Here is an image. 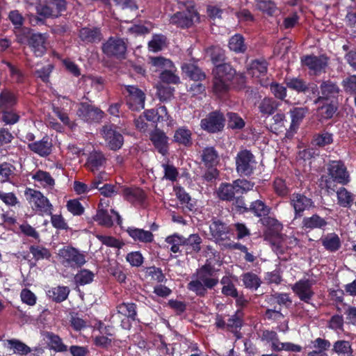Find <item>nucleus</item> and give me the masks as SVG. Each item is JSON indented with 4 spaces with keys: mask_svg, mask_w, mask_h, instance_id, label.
<instances>
[{
    "mask_svg": "<svg viewBox=\"0 0 356 356\" xmlns=\"http://www.w3.org/2000/svg\"><path fill=\"white\" fill-rule=\"evenodd\" d=\"M214 75L213 89L215 93L222 94L227 92L233 79L236 75V72L229 63L216 65L213 70ZM239 79L244 81V76L238 74Z\"/></svg>",
    "mask_w": 356,
    "mask_h": 356,
    "instance_id": "f257e3e1",
    "label": "nucleus"
},
{
    "mask_svg": "<svg viewBox=\"0 0 356 356\" xmlns=\"http://www.w3.org/2000/svg\"><path fill=\"white\" fill-rule=\"evenodd\" d=\"M102 49L108 57L122 60L125 58L127 44L122 38L111 37L102 44Z\"/></svg>",
    "mask_w": 356,
    "mask_h": 356,
    "instance_id": "f03ea898",
    "label": "nucleus"
},
{
    "mask_svg": "<svg viewBox=\"0 0 356 356\" xmlns=\"http://www.w3.org/2000/svg\"><path fill=\"white\" fill-rule=\"evenodd\" d=\"M58 255L63 259L62 264L65 266L80 268L86 262L85 255L72 247L60 250Z\"/></svg>",
    "mask_w": 356,
    "mask_h": 356,
    "instance_id": "7ed1b4c3",
    "label": "nucleus"
},
{
    "mask_svg": "<svg viewBox=\"0 0 356 356\" xmlns=\"http://www.w3.org/2000/svg\"><path fill=\"white\" fill-rule=\"evenodd\" d=\"M65 0H46L37 9V13L44 18L58 17L66 10Z\"/></svg>",
    "mask_w": 356,
    "mask_h": 356,
    "instance_id": "20e7f679",
    "label": "nucleus"
},
{
    "mask_svg": "<svg viewBox=\"0 0 356 356\" xmlns=\"http://www.w3.org/2000/svg\"><path fill=\"white\" fill-rule=\"evenodd\" d=\"M225 119L222 113L216 111L209 113L200 122L201 128L209 133L221 131L225 126Z\"/></svg>",
    "mask_w": 356,
    "mask_h": 356,
    "instance_id": "39448f33",
    "label": "nucleus"
},
{
    "mask_svg": "<svg viewBox=\"0 0 356 356\" xmlns=\"http://www.w3.org/2000/svg\"><path fill=\"white\" fill-rule=\"evenodd\" d=\"M199 14L192 7L174 14L170 18V23L181 28H189L192 26L195 21H199Z\"/></svg>",
    "mask_w": 356,
    "mask_h": 356,
    "instance_id": "423d86ee",
    "label": "nucleus"
},
{
    "mask_svg": "<svg viewBox=\"0 0 356 356\" xmlns=\"http://www.w3.org/2000/svg\"><path fill=\"white\" fill-rule=\"evenodd\" d=\"M318 83L320 84L321 95L314 100V104L336 99L341 91L337 83L330 79L319 81Z\"/></svg>",
    "mask_w": 356,
    "mask_h": 356,
    "instance_id": "0eeeda50",
    "label": "nucleus"
},
{
    "mask_svg": "<svg viewBox=\"0 0 356 356\" xmlns=\"http://www.w3.org/2000/svg\"><path fill=\"white\" fill-rule=\"evenodd\" d=\"M254 156L250 151H240L236 158V170L241 175H250L253 172Z\"/></svg>",
    "mask_w": 356,
    "mask_h": 356,
    "instance_id": "6e6552de",
    "label": "nucleus"
},
{
    "mask_svg": "<svg viewBox=\"0 0 356 356\" xmlns=\"http://www.w3.org/2000/svg\"><path fill=\"white\" fill-rule=\"evenodd\" d=\"M101 132L111 149L117 150L121 148L124 138L122 135L115 130V125L106 124L103 126Z\"/></svg>",
    "mask_w": 356,
    "mask_h": 356,
    "instance_id": "1a4fd4ad",
    "label": "nucleus"
},
{
    "mask_svg": "<svg viewBox=\"0 0 356 356\" xmlns=\"http://www.w3.org/2000/svg\"><path fill=\"white\" fill-rule=\"evenodd\" d=\"M77 115L83 120L88 122H98L102 118L104 113L99 108L89 104L87 102H81L79 105Z\"/></svg>",
    "mask_w": 356,
    "mask_h": 356,
    "instance_id": "9d476101",
    "label": "nucleus"
},
{
    "mask_svg": "<svg viewBox=\"0 0 356 356\" xmlns=\"http://www.w3.org/2000/svg\"><path fill=\"white\" fill-rule=\"evenodd\" d=\"M329 175L338 183L346 184L349 181L348 173L343 163L341 161H333L328 166Z\"/></svg>",
    "mask_w": 356,
    "mask_h": 356,
    "instance_id": "9b49d317",
    "label": "nucleus"
},
{
    "mask_svg": "<svg viewBox=\"0 0 356 356\" xmlns=\"http://www.w3.org/2000/svg\"><path fill=\"white\" fill-rule=\"evenodd\" d=\"M307 112L308 108L307 107H296L290 111L291 123L289 129L286 131V138H291L293 137L300 123L304 119Z\"/></svg>",
    "mask_w": 356,
    "mask_h": 356,
    "instance_id": "f8f14e48",
    "label": "nucleus"
},
{
    "mask_svg": "<svg viewBox=\"0 0 356 356\" xmlns=\"http://www.w3.org/2000/svg\"><path fill=\"white\" fill-rule=\"evenodd\" d=\"M312 285L310 280H301L292 286V289L301 300L309 302L314 294Z\"/></svg>",
    "mask_w": 356,
    "mask_h": 356,
    "instance_id": "ddd939ff",
    "label": "nucleus"
},
{
    "mask_svg": "<svg viewBox=\"0 0 356 356\" xmlns=\"http://www.w3.org/2000/svg\"><path fill=\"white\" fill-rule=\"evenodd\" d=\"M46 37L42 33H31L28 44L36 56H42L46 51Z\"/></svg>",
    "mask_w": 356,
    "mask_h": 356,
    "instance_id": "4468645a",
    "label": "nucleus"
},
{
    "mask_svg": "<svg viewBox=\"0 0 356 356\" xmlns=\"http://www.w3.org/2000/svg\"><path fill=\"white\" fill-rule=\"evenodd\" d=\"M291 204L293 207L296 217L301 216L302 213L312 206L313 202L305 195L296 193L291 197Z\"/></svg>",
    "mask_w": 356,
    "mask_h": 356,
    "instance_id": "2eb2a0df",
    "label": "nucleus"
},
{
    "mask_svg": "<svg viewBox=\"0 0 356 356\" xmlns=\"http://www.w3.org/2000/svg\"><path fill=\"white\" fill-rule=\"evenodd\" d=\"M136 306L134 303H122L118 306L117 313L112 315L111 318V323H116L118 320L122 316L130 318L135 320L136 316Z\"/></svg>",
    "mask_w": 356,
    "mask_h": 356,
    "instance_id": "dca6fc26",
    "label": "nucleus"
},
{
    "mask_svg": "<svg viewBox=\"0 0 356 356\" xmlns=\"http://www.w3.org/2000/svg\"><path fill=\"white\" fill-rule=\"evenodd\" d=\"M145 118L154 124L159 122H165L169 119L170 115L168 113L167 108L165 106H161L156 109H147L143 112Z\"/></svg>",
    "mask_w": 356,
    "mask_h": 356,
    "instance_id": "f3484780",
    "label": "nucleus"
},
{
    "mask_svg": "<svg viewBox=\"0 0 356 356\" xmlns=\"http://www.w3.org/2000/svg\"><path fill=\"white\" fill-rule=\"evenodd\" d=\"M30 194L35 207L42 211L47 212L51 209L52 205L49 203L48 199L44 197L42 193L38 191L29 188L26 194Z\"/></svg>",
    "mask_w": 356,
    "mask_h": 356,
    "instance_id": "a211bd4d",
    "label": "nucleus"
},
{
    "mask_svg": "<svg viewBox=\"0 0 356 356\" xmlns=\"http://www.w3.org/2000/svg\"><path fill=\"white\" fill-rule=\"evenodd\" d=\"M302 63L310 70L321 72L327 65V58L325 56H306L302 58Z\"/></svg>",
    "mask_w": 356,
    "mask_h": 356,
    "instance_id": "6ab92c4d",
    "label": "nucleus"
},
{
    "mask_svg": "<svg viewBox=\"0 0 356 356\" xmlns=\"http://www.w3.org/2000/svg\"><path fill=\"white\" fill-rule=\"evenodd\" d=\"M168 138L165 136V133L157 128L151 134V140L155 147L163 155L165 154L168 152Z\"/></svg>",
    "mask_w": 356,
    "mask_h": 356,
    "instance_id": "aec40b11",
    "label": "nucleus"
},
{
    "mask_svg": "<svg viewBox=\"0 0 356 356\" xmlns=\"http://www.w3.org/2000/svg\"><path fill=\"white\" fill-rule=\"evenodd\" d=\"M210 231L212 236L216 241H222L228 238L229 227L220 220H216L210 225Z\"/></svg>",
    "mask_w": 356,
    "mask_h": 356,
    "instance_id": "412c9836",
    "label": "nucleus"
},
{
    "mask_svg": "<svg viewBox=\"0 0 356 356\" xmlns=\"http://www.w3.org/2000/svg\"><path fill=\"white\" fill-rule=\"evenodd\" d=\"M182 72L191 80L201 81L205 79L206 75L202 70L195 63H184L181 66Z\"/></svg>",
    "mask_w": 356,
    "mask_h": 356,
    "instance_id": "4be33fe9",
    "label": "nucleus"
},
{
    "mask_svg": "<svg viewBox=\"0 0 356 356\" xmlns=\"http://www.w3.org/2000/svg\"><path fill=\"white\" fill-rule=\"evenodd\" d=\"M6 347L12 351L13 354L19 355L20 356L26 355L31 351L29 346L20 340L16 339L6 340Z\"/></svg>",
    "mask_w": 356,
    "mask_h": 356,
    "instance_id": "5701e85b",
    "label": "nucleus"
},
{
    "mask_svg": "<svg viewBox=\"0 0 356 356\" xmlns=\"http://www.w3.org/2000/svg\"><path fill=\"white\" fill-rule=\"evenodd\" d=\"M29 148L42 156H46L51 154V143L49 142L48 138H43L41 140L29 143Z\"/></svg>",
    "mask_w": 356,
    "mask_h": 356,
    "instance_id": "b1692460",
    "label": "nucleus"
},
{
    "mask_svg": "<svg viewBox=\"0 0 356 356\" xmlns=\"http://www.w3.org/2000/svg\"><path fill=\"white\" fill-rule=\"evenodd\" d=\"M201 158L205 166H216L219 163L218 153L213 147L204 148Z\"/></svg>",
    "mask_w": 356,
    "mask_h": 356,
    "instance_id": "393cba45",
    "label": "nucleus"
},
{
    "mask_svg": "<svg viewBox=\"0 0 356 356\" xmlns=\"http://www.w3.org/2000/svg\"><path fill=\"white\" fill-rule=\"evenodd\" d=\"M79 37L83 42H95L101 40L102 34L98 28L85 27L79 31Z\"/></svg>",
    "mask_w": 356,
    "mask_h": 356,
    "instance_id": "a878e982",
    "label": "nucleus"
},
{
    "mask_svg": "<svg viewBox=\"0 0 356 356\" xmlns=\"http://www.w3.org/2000/svg\"><path fill=\"white\" fill-rule=\"evenodd\" d=\"M218 195L220 199L222 200H233L236 195H238L234 183L222 184L218 188Z\"/></svg>",
    "mask_w": 356,
    "mask_h": 356,
    "instance_id": "bb28decb",
    "label": "nucleus"
},
{
    "mask_svg": "<svg viewBox=\"0 0 356 356\" xmlns=\"http://www.w3.org/2000/svg\"><path fill=\"white\" fill-rule=\"evenodd\" d=\"M184 241L186 254L198 252L201 250L202 239L198 234H191L188 238H184Z\"/></svg>",
    "mask_w": 356,
    "mask_h": 356,
    "instance_id": "cd10ccee",
    "label": "nucleus"
},
{
    "mask_svg": "<svg viewBox=\"0 0 356 356\" xmlns=\"http://www.w3.org/2000/svg\"><path fill=\"white\" fill-rule=\"evenodd\" d=\"M127 232L135 241L138 240L144 243H149L153 241V234L149 231L137 228H129Z\"/></svg>",
    "mask_w": 356,
    "mask_h": 356,
    "instance_id": "c85d7f7f",
    "label": "nucleus"
},
{
    "mask_svg": "<svg viewBox=\"0 0 356 356\" xmlns=\"http://www.w3.org/2000/svg\"><path fill=\"white\" fill-rule=\"evenodd\" d=\"M322 245L330 252L338 250L341 246L339 237L335 234H330L321 238Z\"/></svg>",
    "mask_w": 356,
    "mask_h": 356,
    "instance_id": "c756f323",
    "label": "nucleus"
},
{
    "mask_svg": "<svg viewBox=\"0 0 356 356\" xmlns=\"http://www.w3.org/2000/svg\"><path fill=\"white\" fill-rule=\"evenodd\" d=\"M326 225L327 222L325 220L316 214H314L311 217L304 218L302 220V227L305 229H320Z\"/></svg>",
    "mask_w": 356,
    "mask_h": 356,
    "instance_id": "7c9ffc66",
    "label": "nucleus"
},
{
    "mask_svg": "<svg viewBox=\"0 0 356 356\" xmlns=\"http://www.w3.org/2000/svg\"><path fill=\"white\" fill-rule=\"evenodd\" d=\"M279 103L273 98L265 97L259 105V110L263 115H270L274 113Z\"/></svg>",
    "mask_w": 356,
    "mask_h": 356,
    "instance_id": "2f4dec72",
    "label": "nucleus"
},
{
    "mask_svg": "<svg viewBox=\"0 0 356 356\" xmlns=\"http://www.w3.org/2000/svg\"><path fill=\"white\" fill-rule=\"evenodd\" d=\"M70 289L67 286H57L48 291L47 295L56 302H61L67 299Z\"/></svg>",
    "mask_w": 356,
    "mask_h": 356,
    "instance_id": "473e14b6",
    "label": "nucleus"
},
{
    "mask_svg": "<svg viewBox=\"0 0 356 356\" xmlns=\"http://www.w3.org/2000/svg\"><path fill=\"white\" fill-rule=\"evenodd\" d=\"M17 103L15 95L9 90H3L0 95V107L2 110H8Z\"/></svg>",
    "mask_w": 356,
    "mask_h": 356,
    "instance_id": "72a5a7b5",
    "label": "nucleus"
},
{
    "mask_svg": "<svg viewBox=\"0 0 356 356\" xmlns=\"http://www.w3.org/2000/svg\"><path fill=\"white\" fill-rule=\"evenodd\" d=\"M149 63L155 67V71L167 70L168 68H174L173 63L168 58L162 56L149 57Z\"/></svg>",
    "mask_w": 356,
    "mask_h": 356,
    "instance_id": "f704fd0d",
    "label": "nucleus"
},
{
    "mask_svg": "<svg viewBox=\"0 0 356 356\" xmlns=\"http://www.w3.org/2000/svg\"><path fill=\"white\" fill-rule=\"evenodd\" d=\"M47 337L49 340V346L50 349L58 353H63L67 350V346L63 343L62 339L58 335L48 333Z\"/></svg>",
    "mask_w": 356,
    "mask_h": 356,
    "instance_id": "c9c22d12",
    "label": "nucleus"
},
{
    "mask_svg": "<svg viewBox=\"0 0 356 356\" xmlns=\"http://www.w3.org/2000/svg\"><path fill=\"white\" fill-rule=\"evenodd\" d=\"M104 161L105 158L101 152H94L90 154L86 165L91 171L94 172L102 165Z\"/></svg>",
    "mask_w": 356,
    "mask_h": 356,
    "instance_id": "e433bc0d",
    "label": "nucleus"
},
{
    "mask_svg": "<svg viewBox=\"0 0 356 356\" xmlns=\"http://www.w3.org/2000/svg\"><path fill=\"white\" fill-rule=\"evenodd\" d=\"M174 140L186 147H190L193 144L191 132L186 129H179L175 133Z\"/></svg>",
    "mask_w": 356,
    "mask_h": 356,
    "instance_id": "4c0bfd02",
    "label": "nucleus"
},
{
    "mask_svg": "<svg viewBox=\"0 0 356 356\" xmlns=\"http://www.w3.org/2000/svg\"><path fill=\"white\" fill-rule=\"evenodd\" d=\"M248 211H252L257 217L264 216V218L270 213V208L263 201L256 200L252 202L250 207H248Z\"/></svg>",
    "mask_w": 356,
    "mask_h": 356,
    "instance_id": "58836bf2",
    "label": "nucleus"
},
{
    "mask_svg": "<svg viewBox=\"0 0 356 356\" xmlns=\"http://www.w3.org/2000/svg\"><path fill=\"white\" fill-rule=\"evenodd\" d=\"M123 195L129 202L143 201L145 197L143 191L139 188H126Z\"/></svg>",
    "mask_w": 356,
    "mask_h": 356,
    "instance_id": "ea45409f",
    "label": "nucleus"
},
{
    "mask_svg": "<svg viewBox=\"0 0 356 356\" xmlns=\"http://www.w3.org/2000/svg\"><path fill=\"white\" fill-rule=\"evenodd\" d=\"M259 221L264 226L272 231L274 235H278L283 227L282 225L277 219L270 216L260 218Z\"/></svg>",
    "mask_w": 356,
    "mask_h": 356,
    "instance_id": "a19ab883",
    "label": "nucleus"
},
{
    "mask_svg": "<svg viewBox=\"0 0 356 356\" xmlns=\"http://www.w3.org/2000/svg\"><path fill=\"white\" fill-rule=\"evenodd\" d=\"M127 92L129 93L131 98L139 104L142 108L145 106V93L138 88L132 86H129L127 88Z\"/></svg>",
    "mask_w": 356,
    "mask_h": 356,
    "instance_id": "79ce46f5",
    "label": "nucleus"
},
{
    "mask_svg": "<svg viewBox=\"0 0 356 356\" xmlns=\"http://www.w3.org/2000/svg\"><path fill=\"white\" fill-rule=\"evenodd\" d=\"M227 126L232 129H241L245 127L244 120L237 114L232 112L227 113Z\"/></svg>",
    "mask_w": 356,
    "mask_h": 356,
    "instance_id": "37998d69",
    "label": "nucleus"
},
{
    "mask_svg": "<svg viewBox=\"0 0 356 356\" xmlns=\"http://www.w3.org/2000/svg\"><path fill=\"white\" fill-rule=\"evenodd\" d=\"M229 47L232 51L235 52L243 53L245 49V45L244 44V39L242 35L236 34L232 36L229 42Z\"/></svg>",
    "mask_w": 356,
    "mask_h": 356,
    "instance_id": "c03bdc74",
    "label": "nucleus"
},
{
    "mask_svg": "<svg viewBox=\"0 0 356 356\" xmlns=\"http://www.w3.org/2000/svg\"><path fill=\"white\" fill-rule=\"evenodd\" d=\"M173 68L163 70L159 75L161 82L167 84H177L180 82L179 77L172 72Z\"/></svg>",
    "mask_w": 356,
    "mask_h": 356,
    "instance_id": "a18cd8bd",
    "label": "nucleus"
},
{
    "mask_svg": "<svg viewBox=\"0 0 356 356\" xmlns=\"http://www.w3.org/2000/svg\"><path fill=\"white\" fill-rule=\"evenodd\" d=\"M94 273L88 270L83 269L74 276V282L76 284L85 285L93 280Z\"/></svg>",
    "mask_w": 356,
    "mask_h": 356,
    "instance_id": "49530a36",
    "label": "nucleus"
},
{
    "mask_svg": "<svg viewBox=\"0 0 356 356\" xmlns=\"http://www.w3.org/2000/svg\"><path fill=\"white\" fill-rule=\"evenodd\" d=\"M286 84L288 88L294 90L298 92H305L309 89L305 82L298 78L286 79Z\"/></svg>",
    "mask_w": 356,
    "mask_h": 356,
    "instance_id": "de8ad7c7",
    "label": "nucleus"
},
{
    "mask_svg": "<svg viewBox=\"0 0 356 356\" xmlns=\"http://www.w3.org/2000/svg\"><path fill=\"white\" fill-rule=\"evenodd\" d=\"M241 311L238 310L235 314L232 316L227 322L226 326L229 330L237 334V330L242 325V320L240 316Z\"/></svg>",
    "mask_w": 356,
    "mask_h": 356,
    "instance_id": "09e8293b",
    "label": "nucleus"
},
{
    "mask_svg": "<svg viewBox=\"0 0 356 356\" xmlns=\"http://www.w3.org/2000/svg\"><path fill=\"white\" fill-rule=\"evenodd\" d=\"M337 194L339 204L343 207H349L353 201L351 193L345 188H341Z\"/></svg>",
    "mask_w": 356,
    "mask_h": 356,
    "instance_id": "8fccbe9b",
    "label": "nucleus"
},
{
    "mask_svg": "<svg viewBox=\"0 0 356 356\" xmlns=\"http://www.w3.org/2000/svg\"><path fill=\"white\" fill-rule=\"evenodd\" d=\"M244 285L249 289H257L261 284V280L259 277L252 273H247L243 276Z\"/></svg>",
    "mask_w": 356,
    "mask_h": 356,
    "instance_id": "3c124183",
    "label": "nucleus"
},
{
    "mask_svg": "<svg viewBox=\"0 0 356 356\" xmlns=\"http://www.w3.org/2000/svg\"><path fill=\"white\" fill-rule=\"evenodd\" d=\"M157 95L162 102L170 99L173 96L174 88L170 86H163L162 83L156 85Z\"/></svg>",
    "mask_w": 356,
    "mask_h": 356,
    "instance_id": "603ef678",
    "label": "nucleus"
},
{
    "mask_svg": "<svg viewBox=\"0 0 356 356\" xmlns=\"http://www.w3.org/2000/svg\"><path fill=\"white\" fill-rule=\"evenodd\" d=\"M212 63L216 65L222 64L225 59V51L220 47H213L209 49Z\"/></svg>",
    "mask_w": 356,
    "mask_h": 356,
    "instance_id": "864d4df0",
    "label": "nucleus"
},
{
    "mask_svg": "<svg viewBox=\"0 0 356 356\" xmlns=\"http://www.w3.org/2000/svg\"><path fill=\"white\" fill-rule=\"evenodd\" d=\"M94 220L99 222L100 225L106 227H109L113 225L111 216L108 214V211L104 209H99L94 217Z\"/></svg>",
    "mask_w": 356,
    "mask_h": 356,
    "instance_id": "5fc2aeb1",
    "label": "nucleus"
},
{
    "mask_svg": "<svg viewBox=\"0 0 356 356\" xmlns=\"http://www.w3.org/2000/svg\"><path fill=\"white\" fill-rule=\"evenodd\" d=\"M188 289L195 293L198 296L204 297L207 293V291L202 282L197 277L195 280L191 281L188 284Z\"/></svg>",
    "mask_w": 356,
    "mask_h": 356,
    "instance_id": "6e6d98bb",
    "label": "nucleus"
},
{
    "mask_svg": "<svg viewBox=\"0 0 356 356\" xmlns=\"http://www.w3.org/2000/svg\"><path fill=\"white\" fill-rule=\"evenodd\" d=\"M332 350L338 354H351L353 350L350 342L339 340L334 343Z\"/></svg>",
    "mask_w": 356,
    "mask_h": 356,
    "instance_id": "4d7b16f0",
    "label": "nucleus"
},
{
    "mask_svg": "<svg viewBox=\"0 0 356 356\" xmlns=\"http://www.w3.org/2000/svg\"><path fill=\"white\" fill-rule=\"evenodd\" d=\"M165 38L161 35H155L153 36L152 40L148 43L149 49L154 51L157 52L161 51L165 45Z\"/></svg>",
    "mask_w": 356,
    "mask_h": 356,
    "instance_id": "13d9d810",
    "label": "nucleus"
},
{
    "mask_svg": "<svg viewBox=\"0 0 356 356\" xmlns=\"http://www.w3.org/2000/svg\"><path fill=\"white\" fill-rule=\"evenodd\" d=\"M33 178L38 181L44 182L46 185L53 186L55 184L54 179L51 177L49 172L42 170H38Z\"/></svg>",
    "mask_w": 356,
    "mask_h": 356,
    "instance_id": "bf43d9fd",
    "label": "nucleus"
},
{
    "mask_svg": "<svg viewBox=\"0 0 356 356\" xmlns=\"http://www.w3.org/2000/svg\"><path fill=\"white\" fill-rule=\"evenodd\" d=\"M97 237L103 244L108 247L121 248L124 245L122 242L113 236L97 235Z\"/></svg>",
    "mask_w": 356,
    "mask_h": 356,
    "instance_id": "052dcab7",
    "label": "nucleus"
},
{
    "mask_svg": "<svg viewBox=\"0 0 356 356\" xmlns=\"http://www.w3.org/2000/svg\"><path fill=\"white\" fill-rule=\"evenodd\" d=\"M8 19L15 26V29H20L24 22V18L17 10H11L8 14Z\"/></svg>",
    "mask_w": 356,
    "mask_h": 356,
    "instance_id": "680f3d73",
    "label": "nucleus"
},
{
    "mask_svg": "<svg viewBox=\"0 0 356 356\" xmlns=\"http://www.w3.org/2000/svg\"><path fill=\"white\" fill-rule=\"evenodd\" d=\"M342 86L345 92L350 94H356V75H351L344 79Z\"/></svg>",
    "mask_w": 356,
    "mask_h": 356,
    "instance_id": "e2e57ef3",
    "label": "nucleus"
},
{
    "mask_svg": "<svg viewBox=\"0 0 356 356\" xmlns=\"http://www.w3.org/2000/svg\"><path fill=\"white\" fill-rule=\"evenodd\" d=\"M270 89L274 96L281 100H284L286 96V88L278 83H272Z\"/></svg>",
    "mask_w": 356,
    "mask_h": 356,
    "instance_id": "0e129e2a",
    "label": "nucleus"
},
{
    "mask_svg": "<svg viewBox=\"0 0 356 356\" xmlns=\"http://www.w3.org/2000/svg\"><path fill=\"white\" fill-rule=\"evenodd\" d=\"M30 252L32 253L33 257L36 260L44 259V258H49L51 256V254L49 251L44 248L39 247V246H31L30 247Z\"/></svg>",
    "mask_w": 356,
    "mask_h": 356,
    "instance_id": "69168bd1",
    "label": "nucleus"
},
{
    "mask_svg": "<svg viewBox=\"0 0 356 356\" xmlns=\"http://www.w3.org/2000/svg\"><path fill=\"white\" fill-rule=\"evenodd\" d=\"M69 211L74 215L80 216L84 212V208L76 199L69 200L67 203Z\"/></svg>",
    "mask_w": 356,
    "mask_h": 356,
    "instance_id": "338daca9",
    "label": "nucleus"
},
{
    "mask_svg": "<svg viewBox=\"0 0 356 356\" xmlns=\"http://www.w3.org/2000/svg\"><path fill=\"white\" fill-rule=\"evenodd\" d=\"M234 183L238 195H241L245 192L252 190L254 186V184L246 179H237L234 181Z\"/></svg>",
    "mask_w": 356,
    "mask_h": 356,
    "instance_id": "774afa93",
    "label": "nucleus"
}]
</instances>
